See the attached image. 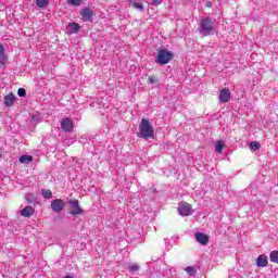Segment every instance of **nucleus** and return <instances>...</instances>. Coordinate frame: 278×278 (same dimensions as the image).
<instances>
[{
    "mask_svg": "<svg viewBox=\"0 0 278 278\" xmlns=\"http://www.w3.org/2000/svg\"><path fill=\"white\" fill-rule=\"evenodd\" d=\"M154 129L151 126V122L149 119L143 118L139 125V132H137L138 138H142L143 140H149V138H154Z\"/></svg>",
    "mask_w": 278,
    "mask_h": 278,
    "instance_id": "f257e3e1",
    "label": "nucleus"
},
{
    "mask_svg": "<svg viewBox=\"0 0 278 278\" xmlns=\"http://www.w3.org/2000/svg\"><path fill=\"white\" fill-rule=\"evenodd\" d=\"M216 21L212 17H204L200 21L198 31L201 36H212Z\"/></svg>",
    "mask_w": 278,
    "mask_h": 278,
    "instance_id": "f03ea898",
    "label": "nucleus"
},
{
    "mask_svg": "<svg viewBox=\"0 0 278 278\" xmlns=\"http://www.w3.org/2000/svg\"><path fill=\"white\" fill-rule=\"evenodd\" d=\"M170 60H173V52L166 49L159 50L156 61H155L156 64H168Z\"/></svg>",
    "mask_w": 278,
    "mask_h": 278,
    "instance_id": "7ed1b4c3",
    "label": "nucleus"
},
{
    "mask_svg": "<svg viewBox=\"0 0 278 278\" xmlns=\"http://www.w3.org/2000/svg\"><path fill=\"white\" fill-rule=\"evenodd\" d=\"M68 205L71 207L70 214L72 216H81V214H86V211L79 206V200H70Z\"/></svg>",
    "mask_w": 278,
    "mask_h": 278,
    "instance_id": "20e7f679",
    "label": "nucleus"
},
{
    "mask_svg": "<svg viewBox=\"0 0 278 278\" xmlns=\"http://www.w3.org/2000/svg\"><path fill=\"white\" fill-rule=\"evenodd\" d=\"M178 213L180 214V216L192 215V205H190L188 202H180L178 204Z\"/></svg>",
    "mask_w": 278,
    "mask_h": 278,
    "instance_id": "39448f33",
    "label": "nucleus"
},
{
    "mask_svg": "<svg viewBox=\"0 0 278 278\" xmlns=\"http://www.w3.org/2000/svg\"><path fill=\"white\" fill-rule=\"evenodd\" d=\"M74 127H75V123L71 118L66 117L61 121V129L65 134H71V131H73Z\"/></svg>",
    "mask_w": 278,
    "mask_h": 278,
    "instance_id": "423d86ee",
    "label": "nucleus"
},
{
    "mask_svg": "<svg viewBox=\"0 0 278 278\" xmlns=\"http://www.w3.org/2000/svg\"><path fill=\"white\" fill-rule=\"evenodd\" d=\"M66 203L62 199H55L51 202V210L56 214H60L65 207Z\"/></svg>",
    "mask_w": 278,
    "mask_h": 278,
    "instance_id": "0eeeda50",
    "label": "nucleus"
},
{
    "mask_svg": "<svg viewBox=\"0 0 278 278\" xmlns=\"http://www.w3.org/2000/svg\"><path fill=\"white\" fill-rule=\"evenodd\" d=\"M218 99L222 103H229L231 99V91L227 88H224L219 91Z\"/></svg>",
    "mask_w": 278,
    "mask_h": 278,
    "instance_id": "6e6552de",
    "label": "nucleus"
},
{
    "mask_svg": "<svg viewBox=\"0 0 278 278\" xmlns=\"http://www.w3.org/2000/svg\"><path fill=\"white\" fill-rule=\"evenodd\" d=\"M80 15L83 16V21L89 22L92 21V16H94V11L90 8H85L80 11Z\"/></svg>",
    "mask_w": 278,
    "mask_h": 278,
    "instance_id": "1a4fd4ad",
    "label": "nucleus"
},
{
    "mask_svg": "<svg viewBox=\"0 0 278 278\" xmlns=\"http://www.w3.org/2000/svg\"><path fill=\"white\" fill-rule=\"evenodd\" d=\"M194 237L197 242H199V244H202V247L207 245V242H210V237H207V235L203 232H195Z\"/></svg>",
    "mask_w": 278,
    "mask_h": 278,
    "instance_id": "9d476101",
    "label": "nucleus"
},
{
    "mask_svg": "<svg viewBox=\"0 0 278 278\" xmlns=\"http://www.w3.org/2000/svg\"><path fill=\"white\" fill-rule=\"evenodd\" d=\"M79 29H81V26H79V24L77 23H70L66 26V34H68L70 36H72L73 34H77L79 31Z\"/></svg>",
    "mask_w": 278,
    "mask_h": 278,
    "instance_id": "9b49d317",
    "label": "nucleus"
},
{
    "mask_svg": "<svg viewBox=\"0 0 278 278\" xmlns=\"http://www.w3.org/2000/svg\"><path fill=\"white\" fill-rule=\"evenodd\" d=\"M15 102H16V97L14 96V93H10L4 97L5 108H12V105H14Z\"/></svg>",
    "mask_w": 278,
    "mask_h": 278,
    "instance_id": "f8f14e48",
    "label": "nucleus"
},
{
    "mask_svg": "<svg viewBox=\"0 0 278 278\" xmlns=\"http://www.w3.org/2000/svg\"><path fill=\"white\" fill-rule=\"evenodd\" d=\"M256 266L261 268L268 266V257H266V255L264 254L258 255V257L256 258Z\"/></svg>",
    "mask_w": 278,
    "mask_h": 278,
    "instance_id": "ddd939ff",
    "label": "nucleus"
},
{
    "mask_svg": "<svg viewBox=\"0 0 278 278\" xmlns=\"http://www.w3.org/2000/svg\"><path fill=\"white\" fill-rule=\"evenodd\" d=\"M34 212L36 211L31 206H26L21 211V216L29 218V216H34Z\"/></svg>",
    "mask_w": 278,
    "mask_h": 278,
    "instance_id": "4468645a",
    "label": "nucleus"
},
{
    "mask_svg": "<svg viewBox=\"0 0 278 278\" xmlns=\"http://www.w3.org/2000/svg\"><path fill=\"white\" fill-rule=\"evenodd\" d=\"M5 62H8V56H5V48H3V45L0 43V65H5Z\"/></svg>",
    "mask_w": 278,
    "mask_h": 278,
    "instance_id": "2eb2a0df",
    "label": "nucleus"
},
{
    "mask_svg": "<svg viewBox=\"0 0 278 278\" xmlns=\"http://www.w3.org/2000/svg\"><path fill=\"white\" fill-rule=\"evenodd\" d=\"M129 7L130 8H135V10H138L139 12H143L144 11V7L142 5V3H140L138 1H136V0H130Z\"/></svg>",
    "mask_w": 278,
    "mask_h": 278,
    "instance_id": "dca6fc26",
    "label": "nucleus"
},
{
    "mask_svg": "<svg viewBox=\"0 0 278 278\" xmlns=\"http://www.w3.org/2000/svg\"><path fill=\"white\" fill-rule=\"evenodd\" d=\"M21 164H29L30 162H34V156L31 155H22L20 157Z\"/></svg>",
    "mask_w": 278,
    "mask_h": 278,
    "instance_id": "f3484780",
    "label": "nucleus"
},
{
    "mask_svg": "<svg viewBox=\"0 0 278 278\" xmlns=\"http://www.w3.org/2000/svg\"><path fill=\"white\" fill-rule=\"evenodd\" d=\"M37 8H41L42 10L47 9L49 5V0H36Z\"/></svg>",
    "mask_w": 278,
    "mask_h": 278,
    "instance_id": "a211bd4d",
    "label": "nucleus"
},
{
    "mask_svg": "<svg viewBox=\"0 0 278 278\" xmlns=\"http://www.w3.org/2000/svg\"><path fill=\"white\" fill-rule=\"evenodd\" d=\"M185 270L189 277H194V275H197V269L192 266L186 267Z\"/></svg>",
    "mask_w": 278,
    "mask_h": 278,
    "instance_id": "6ab92c4d",
    "label": "nucleus"
},
{
    "mask_svg": "<svg viewBox=\"0 0 278 278\" xmlns=\"http://www.w3.org/2000/svg\"><path fill=\"white\" fill-rule=\"evenodd\" d=\"M41 194L45 199H51L53 197V192L49 189H42Z\"/></svg>",
    "mask_w": 278,
    "mask_h": 278,
    "instance_id": "aec40b11",
    "label": "nucleus"
},
{
    "mask_svg": "<svg viewBox=\"0 0 278 278\" xmlns=\"http://www.w3.org/2000/svg\"><path fill=\"white\" fill-rule=\"evenodd\" d=\"M25 199H26L27 203H36V200H37V198L34 193H27L25 195Z\"/></svg>",
    "mask_w": 278,
    "mask_h": 278,
    "instance_id": "412c9836",
    "label": "nucleus"
},
{
    "mask_svg": "<svg viewBox=\"0 0 278 278\" xmlns=\"http://www.w3.org/2000/svg\"><path fill=\"white\" fill-rule=\"evenodd\" d=\"M270 262H274L275 264H278V251H273L269 254Z\"/></svg>",
    "mask_w": 278,
    "mask_h": 278,
    "instance_id": "4be33fe9",
    "label": "nucleus"
},
{
    "mask_svg": "<svg viewBox=\"0 0 278 278\" xmlns=\"http://www.w3.org/2000/svg\"><path fill=\"white\" fill-rule=\"evenodd\" d=\"M224 144H223V141H217L216 144H215V151L217 153H223V149H224Z\"/></svg>",
    "mask_w": 278,
    "mask_h": 278,
    "instance_id": "5701e85b",
    "label": "nucleus"
},
{
    "mask_svg": "<svg viewBox=\"0 0 278 278\" xmlns=\"http://www.w3.org/2000/svg\"><path fill=\"white\" fill-rule=\"evenodd\" d=\"M260 147H262V146H261L260 142H257V141H252V142H250V149H252V151H257V150H260Z\"/></svg>",
    "mask_w": 278,
    "mask_h": 278,
    "instance_id": "b1692460",
    "label": "nucleus"
},
{
    "mask_svg": "<svg viewBox=\"0 0 278 278\" xmlns=\"http://www.w3.org/2000/svg\"><path fill=\"white\" fill-rule=\"evenodd\" d=\"M128 270H130V273H138V270H140V267L136 264H129Z\"/></svg>",
    "mask_w": 278,
    "mask_h": 278,
    "instance_id": "393cba45",
    "label": "nucleus"
},
{
    "mask_svg": "<svg viewBox=\"0 0 278 278\" xmlns=\"http://www.w3.org/2000/svg\"><path fill=\"white\" fill-rule=\"evenodd\" d=\"M160 83V80L157 79V77H155V76H149V78H148V84H159Z\"/></svg>",
    "mask_w": 278,
    "mask_h": 278,
    "instance_id": "a878e982",
    "label": "nucleus"
},
{
    "mask_svg": "<svg viewBox=\"0 0 278 278\" xmlns=\"http://www.w3.org/2000/svg\"><path fill=\"white\" fill-rule=\"evenodd\" d=\"M70 5H81V0H67Z\"/></svg>",
    "mask_w": 278,
    "mask_h": 278,
    "instance_id": "bb28decb",
    "label": "nucleus"
},
{
    "mask_svg": "<svg viewBox=\"0 0 278 278\" xmlns=\"http://www.w3.org/2000/svg\"><path fill=\"white\" fill-rule=\"evenodd\" d=\"M17 94H18V97H26L27 96V91L25 90V88H20L17 90Z\"/></svg>",
    "mask_w": 278,
    "mask_h": 278,
    "instance_id": "cd10ccee",
    "label": "nucleus"
},
{
    "mask_svg": "<svg viewBox=\"0 0 278 278\" xmlns=\"http://www.w3.org/2000/svg\"><path fill=\"white\" fill-rule=\"evenodd\" d=\"M162 1L163 0H151L150 5H154L156 8L157 5H162Z\"/></svg>",
    "mask_w": 278,
    "mask_h": 278,
    "instance_id": "c85d7f7f",
    "label": "nucleus"
},
{
    "mask_svg": "<svg viewBox=\"0 0 278 278\" xmlns=\"http://www.w3.org/2000/svg\"><path fill=\"white\" fill-rule=\"evenodd\" d=\"M207 8H212V2L206 3Z\"/></svg>",
    "mask_w": 278,
    "mask_h": 278,
    "instance_id": "c756f323",
    "label": "nucleus"
}]
</instances>
